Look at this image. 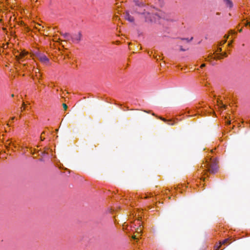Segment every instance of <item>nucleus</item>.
Masks as SVG:
<instances>
[{"mask_svg": "<svg viewBox=\"0 0 250 250\" xmlns=\"http://www.w3.org/2000/svg\"><path fill=\"white\" fill-rule=\"evenodd\" d=\"M204 167L207 168L210 173H215L218 169L217 163L215 160L212 158L206 160V162L204 164Z\"/></svg>", "mask_w": 250, "mask_h": 250, "instance_id": "f257e3e1", "label": "nucleus"}, {"mask_svg": "<svg viewBox=\"0 0 250 250\" xmlns=\"http://www.w3.org/2000/svg\"><path fill=\"white\" fill-rule=\"evenodd\" d=\"M81 39V34L80 33L71 35V40L74 43H78L80 41Z\"/></svg>", "mask_w": 250, "mask_h": 250, "instance_id": "f03ea898", "label": "nucleus"}, {"mask_svg": "<svg viewBox=\"0 0 250 250\" xmlns=\"http://www.w3.org/2000/svg\"><path fill=\"white\" fill-rule=\"evenodd\" d=\"M136 12L143 14L146 18V21H153V19L152 18V15L150 13L147 12H143V13H141L140 12L136 11Z\"/></svg>", "mask_w": 250, "mask_h": 250, "instance_id": "7ed1b4c3", "label": "nucleus"}, {"mask_svg": "<svg viewBox=\"0 0 250 250\" xmlns=\"http://www.w3.org/2000/svg\"><path fill=\"white\" fill-rule=\"evenodd\" d=\"M40 60L44 63H47L49 62L48 58L44 55H42L40 56Z\"/></svg>", "mask_w": 250, "mask_h": 250, "instance_id": "20e7f679", "label": "nucleus"}, {"mask_svg": "<svg viewBox=\"0 0 250 250\" xmlns=\"http://www.w3.org/2000/svg\"><path fill=\"white\" fill-rule=\"evenodd\" d=\"M156 15L160 19H163L167 21L169 20V19L167 18L165 15V13L162 12H159L158 13H157Z\"/></svg>", "mask_w": 250, "mask_h": 250, "instance_id": "39448f33", "label": "nucleus"}, {"mask_svg": "<svg viewBox=\"0 0 250 250\" xmlns=\"http://www.w3.org/2000/svg\"><path fill=\"white\" fill-rule=\"evenodd\" d=\"M125 19L130 22H133L134 21V18L129 15L128 12H126L125 15Z\"/></svg>", "mask_w": 250, "mask_h": 250, "instance_id": "423d86ee", "label": "nucleus"}, {"mask_svg": "<svg viewBox=\"0 0 250 250\" xmlns=\"http://www.w3.org/2000/svg\"><path fill=\"white\" fill-rule=\"evenodd\" d=\"M224 0L226 5L227 7H229V8H231L233 7L232 2L230 0Z\"/></svg>", "mask_w": 250, "mask_h": 250, "instance_id": "0eeeda50", "label": "nucleus"}, {"mask_svg": "<svg viewBox=\"0 0 250 250\" xmlns=\"http://www.w3.org/2000/svg\"><path fill=\"white\" fill-rule=\"evenodd\" d=\"M134 2L135 3L136 5L140 7H143L145 6V4L142 1H140L139 0H135Z\"/></svg>", "mask_w": 250, "mask_h": 250, "instance_id": "6e6552de", "label": "nucleus"}, {"mask_svg": "<svg viewBox=\"0 0 250 250\" xmlns=\"http://www.w3.org/2000/svg\"><path fill=\"white\" fill-rule=\"evenodd\" d=\"M63 36L66 40H71V35L69 34V33H64L63 34Z\"/></svg>", "mask_w": 250, "mask_h": 250, "instance_id": "1a4fd4ad", "label": "nucleus"}, {"mask_svg": "<svg viewBox=\"0 0 250 250\" xmlns=\"http://www.w3.org/2000/svg\"><path fill=\"white\" fill-rule=\"evenodd\" d=\"M26 53L25 52H21L20 53V58H18V60L19 61H21V60L23 57H24V56L26 55Z\"/></svg>", "mask_w": 250, "mask_h": 250, "instance_id": "9d476101", "label": "nucleus"}, {"mask_svg": "<svg viewBox=\"0 0 250 250\" xmlns=\"http://www.w3.org/2000/svg\"><path fill=\"white\" fill-rule=\"evenodd\" d=\"M167 122H168V124L169 125H174V122L173 121H168Z\"/></svg>", "mask_w": 250, "mask_h": 250, "instance_id": "9b49d317", "label": "nucleus"}, {"mask_svg": "<svg viewBox=\"0 0 250 250\" xmlns=\"http://www.w3.org/2000/svg\"><path fill=\"white\" fill-rule=\"evenodd\" d=\"M228 241V239H225L224 240H223L222 243H221V245H223V244H225V243H226L227 241Z\"/></svg>", "mask_w": 250, "mask_h": 250, "instance_id": "f8f14e48", "label": "nucleus"}, {"mask_svg": "<svg viewBox=\"0 0 250 250\" xmlns=\"http://www.w3.org/2000/svg\"><path fill=\"white\" fill-rule=\"evenodd\" d=\"M63 107L65 110H66L67 107V105L65 104H63Z\"/></svg>", "mask_w": 250, "mask_h": 250, "instance_id": "ddd939ff", "label": "nucleus"}, {"mask_svg": "<svg viewBox=\"0 0 250 250\" xmlns=\"http://www.w3.org/2000/svg\"><path fill=\"white\" fill-rule=\"evenodd\" d=\"M141 231H142V228H141V226H140V228H138L137 232H141Z\"/></svg>", "mask_w": 250, "mask_h": 250, "instance_id": "4468645a", "label": "nucleus"}, {"mask_svg": "<svg viewBox=\"0 0 250 250\" xmlns=\"http://www.w3.org/2000/svg\"><path fill=\"white\" fill-rule=\"evenodd\" d=\"M214 248L217 250L219 249V246L218 245H216L215 247H214Z\"/></svg>", "mask_w": 250, "mask_h": 250, "instance_id": "2eb2a0df", "label": "nucleus"}, {"mask_svg": "<svg viewBox=\"0 0 250 250\" xmlns=\"http://www.w3.org/2000/svg\"><path fill=\"white\" fill-rule=\"evenodd\" d=\"M204 66H205V63H203V64L201 65V67H204Z\"/></svg>", "mask_w": 250, "mask_h": 250, "instance_id": "dca6fc26", "label": "nucleus"}, {"mask_svg": "<svg viewBox=\"0 0 250 250\" xmlns=\"http://www.w3.org/2000/svg\"><path fill=\"white\" fill-rule=\"evenodd\" d=\"M40 138L42 140H43L44 139V138H42V135L41 136Z\"/></svg>", "mask_w": 250, "mask_h": 250, "instance_id": "f3484780", "label": "nucleus"}, {"mask_svg": "<svg viewBox=\"0 0 250 250\" xmlns=\"http://www.w3.org/2000/svg\"><path fill=\"white\" fill-rule=\"evenodd\" d=\"M162 120H164V121L166 122V120H165L164 119H162Z\"/></svg>", "mask_w": 250, "mask_h": 250, "instance_id": "a211bd4d", "label": "nucleus"}, {"mask_svg": "<svg viewBox=\"0 0 250 250\" xmlns=\"http://www.w3.org/2000/svg\"><path fill=\"white\" fill-rule=\"evenodd\" d=\"M182 51H184L185 50L183 49L182 48L181 49Z\"/></svg>", "mask_w": 250, "mask_h": 250, "instance_id": "6ab92c4d", "label": "nucleus"}]
</instances>
